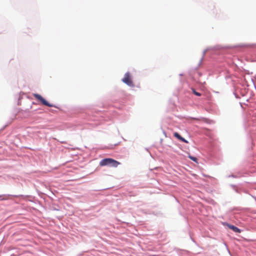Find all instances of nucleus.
Listing matches in <instances>:
<instances>
[{
  "label": "nucleus",
  "mask_w": 256,
  "mask_h": 256,
  "mask_svg": "<svg viewBox=\"0 0 256 256\" xmlns=\"http://www.w3.org/2000/svg\"><path fill=\"white\" fill-rule=\"evenodd\" d=\"M120 163L111 158H106L102 160L100 162V166H109L114 168H116Z\"/></svg>",
  "instance_id": "obj_1"
},
{
  "label": "nucleus",
  "mask_w": 256,
  "mask_h": 256,
  "mask_svg": "<svg viewBox=\"0 0 256 256\" xmlns=\"http://www.w3.org/2000/svg\"><path fill=\"white\" fill-rule=\"evenodd\" d=\"M33 96L38 100L40 102H41L42 104L49 106V107H53L54 106L50 104L48 102H47L42 96L38 94H34Z\"/></svg>",
  "instance_id": "obj_2"
},
{
  "label": "nucleus",
  "mask_w": 256,
  "mask_h": 256,
  "mask_svg": "<svg viewBox=\"0 0 256 256\" xmlns=\"http://www.w3.org/2000/svg\"><path fill=\"white\" fill-rule=\"evenodd\" d=\"M122 82L129 86H132L133 84L131 80L130 74L129 72H126L122 80Z\"/></svg>",
  "instance_id": "obj_3"
},
{
  "label": "nucleus",
  "mask_w": 256,
  "mask_h": 256,
  "mask_svg": "<svg viewBox=\"0 0 256 256\" xmlns=\"http://www.w3.org/2000/svg\"><path fill=\"white\" fill-rule=\"evenodd\" d=\"M228 227L230 228L233 230L234 232H240V230L238 228H237L233 225H229Z\"/></svg>",
  "instance_id": "obj_4"
},
{
  "label": "nucleus",
  "mask_w": 256,
  "mask_h": 256,
  "mask_svg": "<svg viewBox=\"0 0 256 256\" xmlns=\"http://www.w3.org/2000/svg\"><path fill=\"white\" fill-rule=\"evenodd\" d=\"M174 136L178 140H180V138H182V136H180V134H178V132H174Z\"/></svg>",
  "instance_id": "obj_5"
},
{
  "label": "nucleus",
  "mask_w": 256,
  "mask_h": 256,
  "mask_svg": "<svg viewBox=\"0 0 256 256\" xmlns=\"http://www.w3.org/2000/svg\"><path fill=\"white\" fill-rule=\"evenodd\" d=\"M189 158L194 162H197V158L196 157H194L192 156H189Z\"/></svg>",
  "instance_id": "obj_6"
},
{
  "label": "nucleus",
  "mask_w": 256,
  "mask_h": 256,
  "mask_svg": "<svg viewBox=\"0 0 256 256\" xmlns=\"http://www.w3.org/2000/svg\"><path fill=\"white\" fill-rule=\"evenodd\" d=\"M192 92H193V93L197 96H201V94H200V92H196L194 89L192 90Z\"/></svg>",
  "instance_id": "obj_7"
},
{
  "label": "nucleus",
  "mask_w": 256,
  "mask_h": 256,
  "mask_svg": "<svg viewBox=\"0 0 256 256\" xmlns=\"http://www.w3.org/2000/svg\"><path fill=\"white\" fill-rule=\"evenodd\" d=\"M180 141L184 142L186 143H188V141L184 139V138L182 137V138L180 140Z\"/></svg>",
  "instance_id": "obj_8"
},
{
  "label": "nucleus",
  "mask_w": 256,
  "mask_h": 256,
  "mask_svg": "<svg viewBox=\"0 0 256 256\" xmlns=\"http://www.w3.org/2000/svg\"><path fill=\"white\" fill-rule=\"evenodd\" d=\"M6 199H7V198H2V200H6Z\"/></svg>",
  "instance_id": "obj_9"
}]
</instances>
